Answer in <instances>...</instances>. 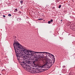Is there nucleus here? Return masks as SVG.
<instances>
[{"label":"nucleus","instance_id":"f257e3e1","mask_svg":"<svg viewBox=\"0 0 75 75\" xmlns=\"http://www.w3.org/2000/svg\"><path fill=\"white\" fill-rule=\"evenodd\" d=\"M16 55L17 57L18 61L20 65L22 66L23 68H26L28 65V64H30L34 65L35 67L37 68V66L35 65V63L37 61H38L41 60L42 58H43L42 56H38L36 57V59L35 60H32L30 61L29 60H27L26 61H24V58H25V57L23 56V54L21 53H19V52H16V50H15Z\"/></svg>","mask_w":75,"mask_h":75},{"label":"nucleus","instance_id":"f03ea898","mask_svg":"<svg viewBox=\"0 0 75 75\" xmlns=\"http://www.w3.org/2000/svg\"><path fill=\"white\" fill-rule=\"evenodd\" d=\"M14 48L15 52L16 50V52H18L19 53H21V52H23L25 54L32 55V56H33L34 54L33 51L27 50L23 47H14Z\"/></svg>","mask_w":75,"mask_h":75},{"label":"nucleus","instance_id":"7ed1b4c3","mask_svg":"<svg viewBox=\"0 0 75 75\" xmlns=\"http://www.w3.org/2000/svg\"><path fill=\"white\" fill-rule=\"evenodd\" d=\"M26 70L29 72H30L31 73H36V74H38V73H40L41 72L40 71V69H35V68H32L30 67V66H28L26 68Z\"/></svg>","mask_w":75,"mask_h":75},{"label":"nucleus","instance_id":"20e7f679","mask_svg":"<svg viewBox=\"0 0 75 75\" xmlns=\"http://www.w3.org/2000/svg\"><path fill=\"white\" fill-rule=\"evenodd\" d=\"M48 64H49V65H50V66H49V67H47V68L49 69V68H50L52 66V62L51 60L47 59L46 61V62L44 65L42 66H40V68H45L47 67V66H48Z\"/></svg>","mask_w":75,"mask_h":75},{"label":"nucleus","instance_id":"39448f33","mask_svg":"<svg viewBox=\"0 0 75 75\" xmlns=\"http://www.w3.org/2000/svg\"><path fill=\"white\" fill-rule=\"evenodd\" d=\"M35 53H36L37 54H41L42 56H43V54H47V55H51L52 57H54V56L52 54L46 52H35Z\"/></svg>","mask_w":75,"mask_h":75},{"label":"nucleus","instance_id":"423d86ee","mask_svg":"<svg viewBox=\"0 0 75 75\" xmlns=\"http://www.w3.org/2000/svg\"><path fill=\"white\" fill-rule=\"evenodd\" d=\"M14 47H23V46H22L18 42H14L13 43Z\"/></svg>","mask_w":75,"mask_h":75},{"label":"nucleus","instance_id":"0eeeda50","mask_svg":"<svg viewBox=\"0 0 75 75\" xmlns=\"http://www.w3.org/2000/svg\"><path fill=\"white\" fill-rule=\"evenodd\" d=\"M17 20L18 21H21V18H19L17 19Z\"/></svg>","mask_w":75,"mask_h":75},{"label":"nucleus","instance_id":"6e6552de","mask_svg":"<svg viewBox=\"0 0 75 75\" xmlns=\"http://www.w3.org/2000/svg\"><path fill=\"white\" fill-rule=\"evenodd\" d=\"M20 3H21V4H23V1H21Z\"/></svg>","mask_w":75,"mask_h":75},{"label":"nucleus","instance_id":"1a4fd4ad","mask_svg":"<svg viewBox=\"0 0 75 75\" xmlns=\"http://www.w3.org/2000/svg\"><path fill=\"white\" fill-rule=\"evenodd\" d=\"M8 16L9 17H11V14H9Z\"/></svg>","mask_w":75,"mask_h":75},{"label":"nucleus","instance_id":"9d476101","mask_svg":"<svg viewBox=\"0 0 75 75\" xmlns=\"http://www.w3.org/2000/svg\"><path fill=\"white\" fill-rule=\"evenodd\" d=\"M48 24H51V21H48Z\"/></svg>","mask_w":75,"mask_h":75},{"label":"nucleus","instance_id":"9b49d317","mask_svg":"<svg viewBox=\"0 0 75 75\" xmlns=\"http://www.w3.org/2000/svg\"><path fill=\"white\" fill-rule=\"evenodd\" d=\"M61 7V5H59V8H60Z\"/></svg>","mask_w":75,"mask_h":75},{"label":"nucleus","instance_id":"f8f14e48","mask_svg":"<svg viewBox=\"0 0 75 75\" xmlns=\"http://www.w3.org/2000/svg\"><path fill=\"white\" fill-rule=\"evenodd\" d=\"M38 20H43V19L42 18H40V19H38Z\"/></svg>","mask_w":75,"mask_h":75},{"label":"nucleus","instance_id":"ddd939ff","mask_svg":"<svg viewBox=\"0 0 75 75\" xmlns=\"http://www.w3.org/2000/svg\"><path fill=\"white\" fill-rule=\"evenodd\" d=\"M63 68H65V66H62Z\"/></svg>","mask_w":75,"mask_h":75},{"label":"nucleus","instance_id":"4468645a","mask_svg":"<svg viewBox=\"0 0 75 75\" xmlns=\"http://www.w3.org/2000/svg\"><path fill=\"white\" fill-rule=\"evenodd\" d=\"M45 71V69H42V71Z\"/></svg>","mask_w":75,"mask_h":75},{"label":"nucleus","instance_id":"2eb2a0df","mask_svg":"<svg viewBox=\"0 0 75 75\" xmlns=\"http://www.w3.org/2000/svg\"><path fill=\"white\" fill-rule=\"evenodd\" d=\"M50 22H52H52L53 21V20H52V19H51L50 20Z\"/></svg>","mask_w":75,"mask_h":75},{"label":"nucleus","instance_id":"dca6fc26","mask_svg":"<svg viewBox=\"0 0 75 75\" xmlns=\"http://www.w3.org/2000/svg\"><path fill=\"white\" fill-rule=\"evenodd\" d=\"M54 61H53V63L54 64V62H55V58H54Z\"/></svg>","mask_w":75,"mask_h":75},{"label":"nucleus","instance_id":"f3484780","mask_svg":"<svg viewBox=\"0 0 75 75\" xmlns=\"http://www.w3.org/2000/svg\"><path fill=\"white\" fill-rule=\"evenodd\" d=\"M5 71V69H3V70H2V71Z\"/></svg>","mask_w":75,"mask_h":75},{"label":"nucleus","instance_id":"a211bd4d","mask_svg":"<svg viewBox=\"0 0 75 75\" xmlns=\"http://www.w3.org/2000/svg\"><path fill=\"white\" fill-rule=\"evenodd\" d=\"M3 17L5 18V17H6V16H5V15H3Z\"/></svg>","mask_w":75,"mask_h":75},{"label":"nucleus","instance_id":"6ab92c4d","mask_svg":"<svg viewBox=\"0 0 75 75\" xmlns=\"http://www.w3.org/2000/svg\"><path fill=\"white\" fill-rule=\"evenodd\" d=\"M15 11H17V9H15Z\"/></svg>","mask_w":75,"mask_h":75},{"label":"nucleus","instance_id":"aec40b11","mask_svg":"<svg viewBox=\"0 0 75 75\" xmlns=\"http://www.w3.org/2000/svg\"><path fill=\"white\" fill-rule=\"evenodd\" d=\"M72 25H73L72 24H71V27H72Z\"/></svg>","mask_w":75,"mask_h":75},{"label":"nucleus","instance_id":"412c9836","mask_svg":"<svg viewBox=\"0 0 75 75\" xmlns=\"http://www.w3.org/2000/svg\"><path fill=\"white\" fill-rule=\"evenodd\" d=\"M69 75H72V74H69Z\"/></svg>","mask_w":75,"mask_h":75},{"label":"nucleus","instance_id":"4be33fe9","mask_svg":"<svg viewBox=\"0 0 75 75\" xmlns=\"http://www.w3.org/2000/svg\"><path fill=\"white\" fill-rule=\"evenodd\" d=\"M62 21V20H61V21Z\"/></svg>","mask_w":75,"mask_h":75},{"label":"nucleus","instance_id":"5701e85b","mask_svg":"<svg viewBox=\"0 0 75 75\" xmlns=\"http://www.w3.org/2000/svg\"><path fill=\"white\" fill-rule=\"evenodd\" d=\"M59 75H61V74H59Z\"/></svg>","mask_w":75,"mask_h":75}]
</instances>
